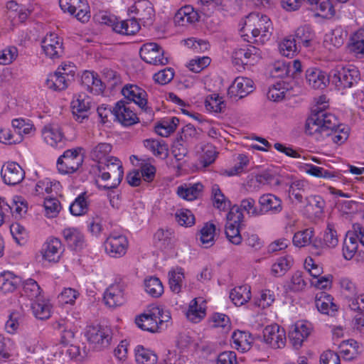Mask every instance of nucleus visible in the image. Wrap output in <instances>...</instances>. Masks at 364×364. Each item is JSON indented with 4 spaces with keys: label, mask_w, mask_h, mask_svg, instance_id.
Masks as SVG:
<instances>
[{
    "label": "nucleus",
    "mask_w": 364,
    "mask_h": 364,
    "mask_svg": "<svg viewBox=\"0 0 364 364\" xmlns=\"http://www.w3.org/2000/svg\"><path fill=\"white\" fill-rule=\"evenodd\" d=\"M305 134L317 141L328 138L336 144L341 145L349 136V128L341 124L333 114L316 107L306 120Z\"/></svg>",
    "instance_id": "nucleus-1"
},
{
    "label": "nucleus",
    "mask_w": 364,
    "mask_h": 364,
    "mask_svg": "<svg viewBox=\"0 0 364 364\" xmlns=\"http://www.w3.org/2000/svg\"><path fill=\"white\" fill-rule=\"evenodd\" d=\"M272 30V22L269 18L259 13H251L245 19V26L241 31L245 33L243 36H247L248 42L253 40L257 42L256 38L259 36V41L263 43L267 39L268 35L271 34Z\"/></svg>",
    "instance_id": "nucleus-2"
},
{
    "label": "nucleus",
    "mask_w": 364,
    "mask_h": 364,
    "mask_svg": "<svg viewBox=\"0 0 364 364\" xmlns=\"http://www.w3.org/2000/svg\"><path fill=\"white\" fill-rule=\"evenodd\" d=\"M97 170L99 171V177L102 180L107 181L112 178L110 184L97 185L100 190H110L116 188L123 179L124 170L122 164L119 159L114 156H109L107 160H104L97 164Z\"/></svg>",
    "instance_id": "nucleus-3"
},
{
    "label": "nucleus",
    "mask_w": 364,
    "mask_h": 364,
    "mask_svg": "<svg viewBox=\"0 0 364 364\" xmlns=\"http://www.w3.org/2000/svg\"><path fill=\"white\" fill-rule=\"evenodd\" d=\"M359 70L352 65H337L328 73V80L338 90L350 88L360 80Z\"/></svg>",
    "instance_id": "nucleus-4"
},
{
    "label": "nucleus",
    "mask_w": 364,
    "mask_h": 364,
    "mask_svg": "<svg viewBox=\"0 0 364 364\" xmlns=\"http://www.w3.org/2000/svg\"><path fill=\"white\" fill-rule=\"evenodd\" d=\"M80 150V148L68 149L58 158L56 166L60 173L72 174L79 169L83 163Z\"/></svg>",
    "instance_id": "nucleus-5"
},
{
    "label": "nucleus",
    "mask_w": 364,
    "mask_h": 364,
    "mask_svg": "<svg viewBox=\"0 0 364 364\" xmlns=\"http://www.w3.org/2000/svg\"><path fill=\"white\" fill-rule=\"evenodd\" d=\"M139 55L144 61L149 64L165 65L168 63V58L164 56V49L154 42L143 44Z\"/></svg>",
    "instance_id": "nucleus-6"
},
{
    "label": "nucleus",
    "mask_w": 364,
    "mask_h": 364,
    "mask_svg": "<svg viewBox=\"0 0 364 364\" xmlns=\"http://www.w3.org/2000/svg\"><path fill=\"white\" fill-rule=\"evenodd\" d=\"M89 342L94 345L97 350L107 348L112 340V330L107 326H90L87 331Z\"/></svg>",
    "instance_id": "nucleus-7"
},
{
    "label": "nucleus",
    "mask_w": 364,
    "mask_h": 364,
    "mask_svg": "<svg viewBox=\"0 0 364 364\" xmlns=\"http://www.w3.org/2000/svg\"><path fill=\"white\" fill-rule=\"evenodd\" d=\"M129 12L134 14V16L144 26H150L154 22L155 11L149 0H138L129 9Z\"/></svg>",
    "instance_id": "nucleus-8"
},
{
    "label": "nucleus",
    "mask_w": 364,
    "mask_h": 364,
    "mask_svg": "<svg viewBox=\"0 0 364 364\" xmlns=\"http://www.w3.org/2000/svg\"><path fill=\"white\" fill-rule=\"evenodd\" d=\"M127 238L123 235L111 234L105 241L106 253L114 258L124 256L128 248Z\"/></svg>",
    "instance_id": "nucleus-9"
},
{
    "label": "nucleus",
    "mask_w": 364,
    "mask_h": 364,
    "mask_svg": "<svg viewBox=\"0 0 364 364\" xmlns=\"http://www.w3.org/2000/svg\"><path fill=\"white\" fill-rule=\"evenodd\" d=\"M91 105L92 100L85 93L82 92L76 95L71 102L74 119L80 123H82L85 119H87Z\"/></svg>",
    "instance_id": "nucleus-10"
},
{
    "label": "nucleus",
    "mask_w": 364,
    "mask_h": 364,
    "mask_svg": "<svg viewBox=\"0 0 364 364\" xmlns=\"http://www.w3.org/2000/svg\"><path fill=\"white\" fill-rule=\"evenodd\" d=\"M122 94L129 103L134 102L146 112H152L151 108L146 105V92L141 87L136 85L127 84L122 88Z\"/></svg>",
    "instance_id": "nucleus-11"
},
{
    "label": "nucleus",
    "mask_w": 364,
    "mask_h": 364,
    "mask_svg": "<svg viewBox=\"0 0 364 364\" xmlns=\"http://www.w3.org/2000/svg\"><path fill=\"white\" fill-rule=\"evenodd\" d=\"M159 306H152L146 312L138 316L135 319V323L143 331L151 333L158 332L160 321L157 322V316H159Z\"/></svg>",
    "instance_id": "nucleus-12"
},
{
    "label": "nucleus",
    "mask_w": 364,
    "mask_h": 364,
    "mask_svg": "<svg viewBox=\"0 0 364 364\" xmlns=\"http://www.w3.org/2000/svg\"><path fill=\"white\" fill-rule=\"evenodd\" d=\"M3 181L9 186L20 183L25 178V171L16 162L5 163L1 170Z\"/></svg>",
    "instance_id": "nucleus-13"
},
{
    "label": "nucleus",
    "mask_w": 364,
    "mask_h": 364,
    "mask_svg": "<svg viewBox=\"0 0 364 364\" xmlns=\"http://www.w3.org/2000/svg\"><path fill=\"white\" fill-rule=\"evenodd\" d=\"M254 82L248 77L235 78L228 90V96L232 100L242 99L254 91Z\"/></svg>",
    "instance_id": "nucleus-14"
},
{
    "label": "nucleus",
    "mask_w": 364,
    "mask_h": 364,
    "mask_svg": "<svg viewBox=\"0 0 364 364\" xmlns=\"http://www.w3.org/2000/svg\"><path fill=\"white\" fill-rule=\"evenodd\" d=\"M263 338L272 348H282L286 343L285 331L277 324L267 326L263 330Z\"/></svg>",
    "instance_id": "nucleus-15"
},
{
    "label": "nucleus",
    "mask_w": 364,
    "mask_h": 364,
    "mask_svg": "<svg viewBox=\"0 0 364 364\" xmlns=\"http://www.w3.org/2000/svg\"><path fill=\"white\" fill-rule=\"evenodd\" d=\"M41 47L46 55L50 59L59 58L64 53L63 41L55 33L46 35L41 41Z\"/></svg>",
    "instance_id": "nucleus-16"
},
{
    "label": "nucleus",
    "mask_w": 364,
    "mask_h": 364,
    "mask_svg": "<svg viewBox=\"0 0 364 364\" xmlns=\"http://www.w3.org/2000/svg\"><path fill=\"white\" fill-rule=\"evenodd\" d=\"M128 102L120 100L114 107V117L123 126L129 127L139 122L136 114L127 106Z\"/></svg>",
    "instance_id": "nucleus-17"
},
{
    "label": "nucleus",
    "mask_w": 364,
    "mask_h": 364,
    "mask_svg": "<svg viewBox=\"0 0 364 364\" xmlns=\"http://www.w3.org/2000/svg\"><path fill=\"white\" fill-rule=\"evenodd\" d=\"M104 301L110 308L123 305L126 301L124 286L120 284L110 285L104 293Z\"/></svg>",
    "instance_id": "nucleus-18"
},
{
    "label": "nucleus",
    "mask_w": 364,
    "mask_h": 364,
    "mask_svg": "<svg viewBox=\"0 0 364 364\" xmlns=\"http://www.w3.org/2000/svg\"><path fill=\"white\" fill-rule=\"evenodd\" d=\"M42 135L44 141L53 147L62 146L64 134L61 127L56 123H50L44 126L42 129Z\"/></svg>",
    "instance_id": "nucleus-19"
},
{
    "label": "nucleus",
    "mask_w": 364,
    "mask_h": 364,
    "mask_svg": "<svg viewBox=\"0 0 364 364\" xmlns=\"http://www.w3.org/2000/svg\"><path fill=\"white\" fill-rule=\"evenodd\" d=\"M63 250L64 249L61 241L58 238L53 237L44 243L41 253L45 260L49 262L56 263L60 260Z\"/></svg>",
    "instance_id": "nucleus-20"
},
{
    "label": "nucleus",
    "mask_w": 364,
    "mask_h": 364,
    "mask_svg": "<svg viewBox=\"0 0 364 364\" xmlns=\"http://www.w3.org/2000/svg\"><path fill=\"white\" fill-rule=\"evenodd\" d=\"M343 294L350 309H358L359 296H357V288L355 283L348 278H341L339 282Z\"/></svg>",
    "instance_id": "nucleus-21"
},
{
    "label": "nucleus",
    "mask_w": 364,
    "mask_h": 364,
    "mask_svg": "<svg viewBox=\"0 0 364 364\" xmlns=\"http://www.w3.org/2000/svg\"><path fill=\"white\" fill-rule=\"evenodd\" d=\"M258 203L262 210V215L270 212L273 214H278L282 210V200L271 193H266L261 196Z\"/></svg>",
    "instance_id": "nucleus-22"
},
{
    "label": "nucleus",
    "mask_w": 364,
    "mask_h": 364,
    "mask_svg": "<svg viewBox=\"0 0 364 364\" xmlns=\"http://www.w3.org/2000/svg\"><path fill=\"white\" fill-rule=\"evenodd\" d=\"M199 19V15L193 7L186 5L181 7L175 14L174 22L179 26L192 24Z\"/></svg>",
    "instance_id": "nucleus-23"
},
{
    "label": "nucleus",
    "mask_w": 364,
    "mask_h": 364,
    "mask_svg": "<svg viewBox=\"0 0 364 364\" xmlns=\"http://www.w3.org/2000/svg\"><path fill=\"white\" fill-rule=\"evenodd\" d=\"M306 78L309 85L314 89H323L331 82L328 75L317 68H309L306 71Z\"/></svg>",
    "instance_id": "nucleus-24"
},
{
    "label": "nucleus",
    "mask_w": 364,
    "mask_h": 364,
    "mask_svg": "<svg viewBox=\"0 0 364 364\" xmlns=\"http://www.w3.org/2000/svg\"><path fill=\"white\" fill-rule=\"evenodd\" d=\"M63 235L68 245L73 250H81L85 246L84 235L77 228H65Z\"/></svg>",
    "instance_id": "nucleus-25"
},
{
    "label": "nucleus",
    "mask_w": 364,
    "mask_h": 364,
    "mask_svg": "<svg viewBox=\"0 0 364 364\" xmlns=\"http://www.w3.org/2000/svg\"><path fill=\"white\" fill-rule=\"evenodd\" d=\"M21 282V277L12 272L5 271L0 274V289L4 293L14 291Z\"/></svg>",
    "instance_id": "nucleus-26"
},
{
    "label": "nucleus",
    "mask_w": 364,
    "mask_h": 364,
    "mask_svg": "<svg viewBox=\"0 0 364 364\" xmlns=\"http://www.w3.org/2000/svg\"><path fill=\"white\" fill-rule=\"evenodd\" d=\"M205 316V305L203 298H195L190 304L187 318L193 323L199 322Z\"/></svg>",
    "instance_id": "nucleus-27"
},
{
    "label": "nucleus",
    "mask_w": 364,
    "mask_h": 364,
    "mask_svg": "<svg viewBox=\"0 0 364 364\" xmlns=\"http://www.w3.org/2000/svg\"><path fill=\"white\" fill-rule=\"evenodd\" d=\"M333 298L331 295L324 291H321L316 295V306L322 314H329V311L335 313L338 311V306L333 302Z\"/></svg>",
    "instance_id": "nucleus-28"
},
{
    "label": "nucleus",
    "mask_w": 364,
    "mask_h": 364,
    "mask_svg": "<svg viewBox=\"0 0 364 364\" xmlns=\"http://www.w3.org/2000/svg\"><path fill=\"white\" fill-rule=\"evenodd\" d=\"M296 44L299 47L302 45L303 46L308 48L311 45V41L315 38V33L313 29L307 25L299 27L292 35Z\"/></svg>",
    "instance_id": "nucleus-29"
},
{
    "label": "nucleus",
    "mask_w": 364,
    "mask_h": 364,
    "mask_svg": "<svg viewBox=\"0 0 364 364\" xmlns=\"http://www.w3.org/2000/svg\"><path fill=\"white\" fill-rule=\"evenodd\" d=\"M232 340L234 348L242 352L249 350L253 341V338L249 333L241 331H234Z\"/></svg>",
    "instance_id": "nucleus-30"
},
{
    "label": "nucleus",
    "mask_w": 364,
    "mask_h": 364,
    "mask_svg": "<svg viewBox=\"0 0 364 364\" xmlns=\"http://www.w3.org/2000/svg\"><path fill=\"white\" fill-rule=\"evenodd\" d=\"M70 15L75 16L81 22L89 21L90 7L86 0H73Z\"/></svg>",
    "instance_id": "nucleus-31"
},
{
    "label": "nucleus",
    "mask_w": 364,
    "mask_h": 364,
    "mask_svg": "<svg viewBox=\"0 0 364 364\" xmlns=\"http://www.w3.org/2000/svg\"><path fill=\"white\" fill-rule=\"evenodd\" d=\"M135 359L138 364H156L157 355L151 350L137 346L134 350Z\"/></svg>",
    "instance_id": "nucleus-32"
},
{
    "label": "nucleus",
    "mask_w": 364,
    "mask_h": 364,
    "mask_svg": "<svg viewBox=\"0 0 364 364\" xmlns=\"http://www.w3.org/2000/svg\"><path fill=\"white\" fill-rule=\"evenodd\" d=\"M230 298L236 306H241L251 299L250 289L247 286L235 287L230 294Z\"/></svg>",
    "instance_id": "nucleus-33"
},
{
    "label": "nucleus",
    "mask_w": 364,
    "mask_h": 364,
    "mask_svg": "<svg viewBox=\"0 0 364 364\" xmlns=\"http://www.w3.org/2000/svg\"><path fill=\"white\" fill-rule=\"evenodd\" d=\"M69 79L61 74V71L56 70L54 73L50 74L46 80V85L48 88L53 90H63L68 87Z\"/></svg>",
    "instance_id": "nucleus-34"
},
{
    "label": "nucleus",
    "mask_w": 364,
    "mask_h": 364,
    "mask_svg": "<svg viewBox=\"0 0 364 364\" xmlns=\"http://www.w3.org/2000/svg\"><path fill=\"white\" fill-rule=\"evenodd\" d=\"M203 185L201 183H195L189 187L179 186L177 190L178 195L187 200H193L197 199L203 191Z\"/></svg>",
    "instance_id": "nucleus-35"
},
{
    "label": "nucleus",
    "mask_w": 364,
    "mask_h": 364,
    "mask_svg": "<svg viewBox=\"0 0 364 364\" xmlns=\"http://www.w3.org/2000/svg\"><path fill=\"white\" fill-rule=\"evenodd\" d=\"M31 309L35 317L40 320H45L50 316V306L43 300L37 299L31 304Z\"/></svg>",
    "instance_id": "nucleus-36"
},
{
    "label": "nucleus",
    "mask_w": 364,
    "mask_h": 364,
    "mask_svg": "<svg viewBox=\"0 0 364 364\" xmlns=\"http://www.w3.org/2000/svg\"><path fill=\"white\" fill-rule=\"evenodd\" d=\"M311 9L317 11L316 16L330 18L335 14L334 8L329 0H316Z\"/></svg>",
    "instance_id": "nucleus-37"
},
{
    "label": "nucleus",
    "mask_w": 364,
    "mask_h": 364,
    "mask_svg": "<svg viewBox=\"0 0 364 364\" xmlns=\"http://www.w3.org/2000/svg\"><path fill=\"white\" fill-rule=\"evenodd\" d=\"M144 145L156 156L161 159H166L168 156V147L164 143L149 139L144 141Z\"/></svg>",
    "instance_id": "nucleus-38"
},
{
    "label": "nucleus",
    "mask_w": 364,
    "mask_h": 364,
    "mask_svg": "<svg viewBox=\"0 0 364 364\" xmlns=\"http://www.w3.org/2000/svg\"><path fill=\"white\" fill-rule=\"evenodd\" d=\"M89 203L86 193L79 195L70 205V211L72 215L79 216L85 214L88 210Z\"/></svg>",
    "instance_id": "nucleus-39"
},
{
    "label": "nucleus",
    "mask_w": 364,
    "mask_h": 364,
    "mask_svg": "<svg viewBox=\"0 0 364 364\" xmlns=\"http://www.w3.org/2000/svg\"><path fill=\"white\" fill-rule=\"evenodd\" d=\"M299 48L294 36L291 35L284 38L279 45L280 53L288 58L293 57L298 51Z\"/></svg>",
    "instance_id": "nucleus-40"
},
{
    "label": "nucleus",
    "mask_w": 364,
    "mask_h": 364,
    "mask_svg": "<svg viewBox=\"0 0 364 364\" xmlns=\"http://www.w3.org/2000/svg\"><path fill=\"white\" fill-rule=\"evenodd\" d=\"M183 279L184 274L182 268H177L168 272V284L173 292L179 293L181 291Z\"/></svg>",
    "instance_id": "nucleus-41"
},
{
    "label": "nucleus",
    "mask_w": 364,
    "mask_h": 364,
    "mask_svg": "<svg viewBox=\"0 0 364 364\" xmlns=\"http://www.w3.org/2000/svg\"><path fill=\"white\" fill-rule=\"evenodd\" d=\"M146 291L153 297H159L164 292V287L159 278L151 277L144 280Z\"/></svg>",
    "instance_id": "nucleus-42"
},
{
    "label": "nucleus",
    "mask_w": 364,
    "mask_h": 364,
    "mask_svg": "<svg viewBox=\"0 0 364 364\" xmlns=\"http://www.w3.org/2000/svg\"><path fill=\"white\" fill-rule=\"evenodd\" d=\"M112 151V146L108 143H100L93 148L91 151V157L93 160L97 161L98 164L104 160H107L108 154Z\"/></svg>",
    "instance_id": "nucleus-43"
},
{
    "label": "nucleus",
    "mask_w": 364,
    "mask_h": 364,
    "mask_svg": "<svg viewBox=\"0 0 364 364\" xmlns=\"http://www.w3.org/2000/svg\"><path fill=\"white\" fill-rule=\"evenodd\" d=\"M286 82L280 81L272 85L267 92V97L272 101H279L284 99L286 92L289 90L285 87Z\"/></svg>",
    "instance_id": "nucleus-44"
},
{
    "label": "nucleus",
    "mask_w": 364,
    "mask_h": 364,
    "mask_svg": "<svg viewBox=\"0 0 364 364\" xmlns=\"http://www.w3.org/2000/svg\"><path fill=\"white\" fill-rule=\"evenodd\" d=\"M306 282L303 277L301 272H296L290 281L285 284L286 289L290 291H300L305 289Z\"/></svg>",
    "instance_id": "nucleus-45"
},
{
    "label": "nucleus",
    "mask_w": 364,
    "mask_h": 364,
    "mask_svg": "<svg viewBox=\"0 0 364 364\" xmlns=\"http://www.w3.org/2000/svg\"><path fill=\"white\" fill-rule=\"evenodd\" d=\"M240 228V226L232 223V222H227L225 225L226 237L229 242L235 245H240L242 241Z\"/></svg>",
    "instance_id": "nucleus-46"
},
{
    "label": "nucleus",
    "mask_w": 364,
    "mask_h": 364,
    "mask_svg": "<svg viewBox=\"0 0 364 364\" xmlns=\"http://www.w3.org/2000/svg\"><path fill=\"white\" fill-rule=\"evenodd\" d=\"M215 232V226L210 223H206L200 230V240L202 244L205 245V247L213 245Z\"/></svg>",
    "instance_id": "nucleus-47"
},
{
    "label": "nucleus",
    "mask_w": 364,
    "mask_h": 364,
    "mask_svg": "<svg viewBox=\"0 0 364 364\" xmlns=\"http://www.w3.org/2000/svg\"><path fill=\"white\" fill-rule=\"evenodd\" d=\"M232 63L235 66L244 68V65L253 64V60L249 55L246 48H239L232 53Z\"/></svg>",
    "instance_id": "nucleus-48"
},
{
    "label": "nucleus",
    "mask_w": 364,
    "mask_h": 364,
    "mask_svg": "<svg viewBox=\"0 0 364 364\" xmlns=\"http://www.w3.org/2000/svg\"><path fill=\"white\" fill-rule=\"evenodd\" d=\"M22 294L28 297L31 300L37 299L41 294V288L38 283L33 279H28L23 282Z\"/></svg>",
    "instance_id": "nucleus-49"
},
{
    "label": "nucleus",
    "mask_w": 364,
    "mask_h": 364,
    "mask_svg": "<svg viewBox=\"0 0 364 364\" xmlns=\"http://www.w3.org/2000/svg\"><path fill=\"white\" fill-rule=\"evenodd\" d=\"M212 196L213 205L217 208L225 210L230 205V201L225 199L218 184H214L212 186Z\"/></svg>",
    "instance_id": "nucleus-50"
},
{
    "label": "nucleus",
    "mask_w": 364,
    "mask_h": 364,
    "mask_svg": "<svg viewBox=\"0 0 364 364\" xmlns=\"http://www.w3.org/2000/svg\"><path fill=\"white\" fill-rule=\"evenodd\" d=\"M313 236L314 231L311 229L299 231L293 237V243L296 247H305L311 244Z\"/></svg>",
    "instance_id": "nucleus-51"
},
{
    "label": "nucleus",
    "mask_w": 364,
    "mask_h": 364,
    "mask_svg": "<svg viewBox=\"0 0 364 364\" xmlns=\"http://www.w3.org/2000/svg\"><path fill=\"white\" fill-rule=\"evenodd\" d=\"M323 240V245L327 247L334 248L338 245V236L333 224L328 223Z\"/></svg>",
    "instance_id": "nucleus-52"
},
{
    "label": "nucleus",
    "mask_w": 364,
    "mask_h": 364,
    "mask_svg": "<svg viewBox=\"0 0 364 364\" xmlns=\"http://www.w3.org/2000/svg\"><path fill=\"white\" fill-rule=\"evenodd\" d=\"M358 240L354 237H346L343 245V255L347 259H351L358 250Z\"/></svg>",
    "instance_id": "nucleus-53"
},
{
    "label": "nucleus",
    "mask_w": 364,
    "mask_h": 364,
    "mask_svg": "<svg viewBox=\"0 0 364 364\" xmlns=\"http://www.w3.org/2000/svg\"><path fill=\"white\" fill-rule=\"evenodd\" d=\"M205 106L208 110L215 112H221L225 107V102L218 95L213 94L207 97L205 101Z\"/></svg>",
    "instance_id": "nucleus-54"
},
{
    "label": "nucleus",
    "mask_w": 364,
    "mask_h": 364,
    "mask_svg": "<svg viewBox=\"0 0 364 364\" xmlns=\"http://www.w3.org/2000/svg\"><path fill=\"white\" fill-rule=\"evenodd\" d=\"M183 141H185L183 140V136L179 135L173 143L171 152L177 161L183 159L188 153L187 148L183 144Z\"/></svg>",
    "instance_id": "nucleus-55"
},
{
    "label": "nucleus",
    "mask_w": 364,
    "mask_h": 364,
    "mask_svg": "<svg viewBox=\"0 0 364 364\" xmlns=\"http://www.w3.org/2000/svg\"><path fill=\"white\" fill-rule=\"evenodd\" d=\"M291 261L287 257H280L272 267V272L276 277L284 275L290 268Z\"/></svg>",
    "instance_id": "nucleus-56"
},
{
    "label": "nucleus",
    "mask_w": 364,
    "mask_h": 364,
    "mask_svg": "<svg viewBox=\"0 0 364 364\" xmlns=\"http://www.w3.org/2000/svg\"><path fill=\"white\" fill-rule=\"evenodd\" d=\"M307 200V208H311L314 211V214L316 216H318L323 212L325 206V201L319 196H313L310 198H306Z\"/></svg>",
    "instance_id": "nucleus-57"
},
{
    "label": "nucleus",
    "mask_w": 364,
    "mask_h": 364,
    "mask_svg": "<svg viewBox=\"0 0 364 364\" xmlns=\"http://www.w3.org/2000/svg\"><path fill=\"white\" fill-rule=\"evenodd\" d=\"M176 218L180 225L191 226L195 223V217L189 210H180L176 213Z\"/></svg>",
    "instance_id": "nucleus-58"
},
{
    "label": "nucleus",
    "mask_w": 364,
    "mask_h": 364,
    "mask_svg": "<svg viewBox=\"0 0 364 364\" xmlns=\"http://www.w3.org/2000/svg\"><path fill=\"white\" fill-rule=\"evenodd\" d=\"M240 209L245 210L250 216L262 215V210L255 205V200L252 198L243 199L240 203Z\"/></svg>",
    "instance_id": "nucleus-59"
},
{
    "label": "nucleus",
    "mask_w": 364,
    "mask_h": 364,
    "mask_svg": "<svg viewBox=\"0 0 364 364\" xmlns=\"http://www.w3.org/2000/svg\"><path fill=\"white\" fill-rule=\"evenodd\" d=\"M44 207L46 214L50 218L55 217L60 211V204L55 198H45Z\"/></svg>",
    "instance_id": "nucleus-60"
},
{
    "label": "nucleus",
    "mask_w": 364,
    "mask_h": 364,
    "mask_svg": "<svg viewBox=\"0 0 364 364\" xmlns=\"http://www.w3.org/2000/svg\"><path fill=\"white\" fill-rule=\"evenodd\" d=\"M18 55V50L16 47H9L0 50V64L9 65L13 62Z\"/></svg>",
    "instance_id": "nucleus-61"
},
{
    "label": "nucleus",
    "mask_w": 364,
    "mask_h": 364,
    "mask_svg": "<svg viewBox=\"0 0 364 364\" xmlns=\"http://www.w3.org/2000/svg\"><path fill=\"white\" fill-rule=\"evenodd\" d=\"M305 171L307 173L317 178H328L334 176V175L328 170L312 164H306Z\"/></svg>",
    "instance_id": "nucleus-62"
},
{
    "label": "nucleus",
    "mask_w": 364,
    "mask_h": 364,
    "mask_svg": "<svg viewBox=\"0 0 364 364\" xmlns=\"http://www.w3.org/2000/svg\"><path fill=\"white\" fill-rule=\"evenodd\" d=\"M174 77L173 69L168 68L161 70L154 75V80L160 85H166Z\"/></svg>",
    "instance_id": "nucleus-63"
},
{
    "label": "nucleus",
    "mask_w": 364,
    "mask_h": 364,
    "mask_svg": "<svg viewBox=\"0 0 364 364\" xmlns=\"http://www.w3.org/2000/svg\"><path fill=\"white\" fill-rule=\"evenodd\" d=\"M320 364H341L340 356L333 350H328L320 355Z\"/></svg>",
    "instance_id": "nucleus-64"
}]
</instances>
